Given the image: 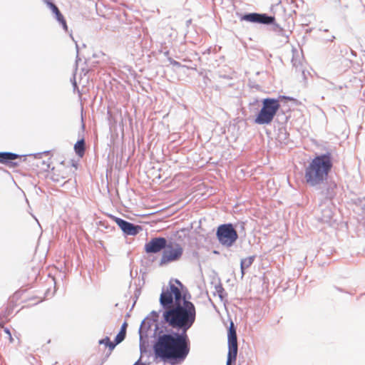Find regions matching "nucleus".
I'll return each instance as SVG.
<instances>
[{
    "label": "nucleus",
    "instance_id": "f257e3e1",
    "mask_svg": "<svg viewBox=\"0 0 365 365\" xmlns=\"http://www.w3.org/2000/svg\"><path fill=\"white\" fill-rule=\"evenodd\" d=\"M174 282L170 281L160 297V303L165 309L163 320L168 327L182 330L185 334L195 321L196 309L193 303L182 295V283L178 279Z\"/></svg>",
    "mask_w": 365,
    "mask_h": 365
},
{
    "label": "nucleus",
    "instance_id": "f03ea898",
    "mask_svg": "<svg viewBox=\"0 0 365 365\" xmlns=\"http://www.w3.org/2000/svg\"><path fill=\"white\" fill-rule=\"evenodd\" d=\"M154 348L155 354L163 359H185L190 350L186 334H163Z\"/></svg>",
    "mask_w": 365,
    "mask_h": 365
},
{
    "label": "nucleus",
    "instance_id": "7ed1b4c3",
    "mask_svg": "<svg viewBox=\"0 0 365 365\" xmlns=\"http://www.w3.org/2000/svg\"><path fill=\"white\" fill-rule=\"evenodd\" d=\"M333 168V160L330 153L314 157L305 168L304 179L307 185L315 187L323 183Z\"/></svg>",
    "mask_w": 365,
    "mask_h": 365
},
{
    "label": "nucleus",
    "instance_id": "20e7f679",
    "mask_svg": "<svg viewBox=\"0 0 365 365\" xmlns=\"http://www.w3.org/2000/svg\"><path fill=\"white\" fill-rule=\"evenodd\" d=\"M279 108L280 104L278 100L269 98L264 99L262 107L257 115L255 123L259 125L269 124Z\"/></svg>",
    "mask_w": 365,
    "mask_h": 365
},
{
    "label": "nucleus",
    "instance_id": "39448f33",
    "mask_svg": "<svg viewBox=\"0 0 365 365\" xmlns=\"http://www.w3.org/2000/svg\"><path fill=\"white\" fill-rule=\"evenodd\" d=\"M76 170V166L71 161H62L56 164L51 170V179L57 182L69 180Z\"/></svg>",
    "mask_w": 365,
    "mask_h": 365
},
{
    "label": "nucleus",
    "instance_id": "423d86ee",
    "mask_svg": "<svg viewBox=\"0 0 365 365\" xmlns=\"http://www.w3.org/2000/svg\"><path fill=\"white\" fill-rule=\"evenodd\" d=\"M216 235L220 243L225 247H231L237 240L238 235L232 224L221 225L217 227Z\"/></svg>",
    "mask_w": 365,
    "mask_h": 365
},
{
    "label": "nucleus",
    "instance_id": "0eeeda50",
    "mask_svg": "<svg viewBox=\"0 0 365 365\" xmlns=\"http://www.w3.org/2000/svg\"><path fill=\"white\" fill-rule=\"evenodd\" d=\"M164 249L160 259V264H166L171 262L177 261L182 255L183 250L178 244L166 245Z\"/></svg>",
    "mask_w": 365,
    "mask_h": 365
},
{
    "label": "nucleus",
    "instance_id": "6e6552de",
    "mask_svg": "<svg viewBox=\"0 0 365 365\" xmlns=\"http://www.w3.org/2000/svg\"><path fill=\"white\" fill-rule=\"evenodd\" d=\"M227 336L229 351L226 365H231L232 362L235 361L237 354V339L233 322L230 324Z\"/></svg>",
    "mask_w": 365,
    "mask_h": 365
},
{
    "label": "nucleus",
    "instance_id": "1a4fd4ad",
    "mask_svg": "<svg viewBox=\"0 0 365 365\" xmlns=\"http://www.w3.org/2000/svg\"><path fill=\"white\" fill-rule=\"evenodd\" d=\"M241 20L252 23L272 24L274 22L275 19L274 17L269 16L265 14L251 13L242 16L241 17Z\"/></svg>",
    "mask_w": 365,
    "mask_h": 365
},
{
    "label": "nucleus",
    "instance_id": "9d476101",
    "mask_svg": "<svg viewBox=\"0 0 365 365\" xmlns=\"http://www.w3.org/2000/svg\"><path fill=\"white\" fill-rule=\"evenodd\" d=\"M113 219L125 235H135L142 230L140 226L134 225L121 218L113 217Z\"/></svg>",
    "mask_w": 365,
    "mask_h": 365
},
{
    "label": "nucleus",
    "instance_id": "9b49d317",
    "mask_svg": "<svg viewBox=\"0 0 365 365\" xmlns=\"http://www.w3.org/2000/svg\"><path fill=\"white\" fill-rule=\"evenodd\" d=\"M167 240L163 237H155L145 245L147 253H157L166 247Z\"/></svg>",
    "mask_w": 365,
    "mask_h": 365
},
{
    "label": "nucleus",
    "instance_id": "f8f14e48",
    "mask_svg": "<svg viewBox=\"0 0 365 365\" xmlns=\"http://www.w3.org/2000/svg\"><path fill=\"white\" fill-rule=\"evenodd\" d=\"M24 293L21 292H15L10 298L9 299L7 307H6V314H11L14 309L23 302L22 298H24Z\"/></svg>",
    "mask_w": 365,
    "mask_h": 365
},
{
    "label": "nucleus",
    "instance_id": "ddd939ff",
    "mask_svg": "<svg viewBox=\"0 0 365 365\" xmlns=\"http://www.w3.org/2000/svg\"><path fill=\"white\" fill-rule=\"evenodd\" d=\"M20 158L17 154L12 153H0V163L6 164L10 168H14L18 166V163L13 160Z\"/></svg>",
    "mask_w": 365,
    "mask_h": 365
},
{
    "label": "nucleus",
    "instance_id": "4468645a",
    "mask_svg": "<svg viewBox=\"0 0 365 365\" xmlns=\"http://www.w3.org/2000/svg\"><path fill=\"white\" fill-rule=\"evenodd\" d=\"M46 4L51 9L52 12L55 14L57 21L62 25L65 31L68 30V26L65 18L59 11L58 8L52 2L45 0Z\"/></svg>",
    "mask_w": 365,
    "mask_h": 365
},
{
    "label": "nucleus",
    "instance_id": "2eb2a0df",
    "mask_svg": "<svg viewBox=\"0 0 365 365\" xmlns=\"http://www.w3.org/2000/svg\"><path fill=\"white\" fill-rule=\"evenodd\" d=\"M51 164L52 159L47 158L46 160L37 159L35 165L38 169L39 172H48Z\"/></svg>",
    "mask_w": 365,
    "mask_h": 365
},
{
    "label": "nucleus",
    "instance_id": "dca6fc26",
    "mask_svg": "<svg viewBox=\"0 0 365 365\" xmlns=\"http://www.w3.org/2000/svg\"><path fill=\"white\" fill-rule=\"evenodd\" d=\"M256 256L252 255L247 257H245L241 260L240 262V268H241V273L242 276L245 274V270L247 268H249L252 263L254 262Z\"/></svg>",
    "mask_w": 365,
    "mask_h": 365
},
{
    "label": "nucleus",
    "instance_id": "f3484780",
    "mask_svg": "<svg viewBox=\"0 0 365 365\" xmlns=\"http://www.w3.org/2000/svg\"><path fill=\"white\" fill-rule=\"evenodd\" d=\"M85 149L86 145L83 139L78 140L76 143L74 145V150L76 155L80 158H82L84 155Z\"/></svg>",
    "mask_w": 365,
    "mask_h": 365
},
{
    "label": "nucleus",
    "instance_id": "a211bd4d",
    "mask_svg": "<svg viewBox=\"0 0 365 365\" xmlns=\"http://www.w3.org/2000/svg\"><path fill=\"white\" fill-rule=\"evenodd\" d=\"M125 337V331L120 330L115 339V344H119L121 341H123L124 340Z\"/></svg>",
    "mask_w": 365,
    "mask_h": 365
},
{
    "label": "nucleus",
    "instance_id": "6ab92c4d",
    "mask_svg": "<svg viewBox=\"0 0 365 365\" xmlns=\"http://www.w3.org/2000/svg\"><path fill=\"white\" fill-rule=\"evenodd\" d=\"M100 343L101 344H105L106 346H108L109 347V349L110 350H113L114 349V347L115 346V345L117 344H115V343L111 342L108 338H106V339L101 340L100 341Z\"/></svg>",
    "mask_w": 365,
    "mask_h": 365
},
{
    "label": "nucleus",
    "instance_id": "aec40b11",
    "mask_svg": "<svg viewBox=\"0 0 365 365\" xmlns=\"http://www.w3.org/2000/svg\"><path fill=\"white\" fill-rule=\"evenodd\" d=\"M215 290H216V292L217 293L220 299H222L223 298V293L225 292L223 287L221 285L216 286L215 287Z\"/></svg>",
    "mask_w": 365,
    "mask_h": 365
},
{
    "label": "nucleus",
    "instance_id": "412c9836",
    "mask_svg": "<svg viewBox=\"0 0 365 365\" xmlns=\"http://www.w3.org/2000/svg\"><path fill=\"white\" fill-rule=\"evenodd\" d=\"M4 331L6 332V334H8L10 341H12L13 339H12L11 334L9 329L8 328H4Z\"/></svg>",
    "mask_w": 365,
    "mask_h": 365
},
{
    "label": "nucleus",
    "instance_id": "4be33fe9",
    "mask_svg": "<svg viewBox=\"0 0 365 365\" xmlns=\"http://www.w3.org/2000/svg\"><path fill=\"white\" fill-rule=\"evenodd\" d=\"M33 300L34 301V304H38L39 302H41V299L37 297H34Z\"/></svg>",
    "mask_w": 365,
    "mask_h": 365
},
{
    "label": "nucleus",
    "instance_id": "5701e85b",
    "mask_svg": "<svg viewBox=\"0 0 365 365\" xmlns=\"http://www.w3.org/2000/svg\"><path fill=\"white\" fill-rule=\"evenodd\" d=\"M126 327H127V324L126 323H124L121 327V329L120 330H125L126 331Z\"/></svg>",
    "mask_w": 365,
    "mask_h": 365
},
{
    "label": "nucleus",
    "instance_id": "b1692460",
    "mask_svg": "<svg viewBox=\"0 0 365 365\" xmlns=\"http://www.w3.org/2000/svg\"><path fill=\"white\" fill-rule=\"evenodd\" d=\"M334 195H335V193L334 192H332V193H331L329 195V198H331V199L333 198L334 197Z\"/></svg>",
    "mask_w": 365,
    "mask_h": 365
},
{
    "label": "nucleus",
    "instance_id": "393cba45",
    "mask_svg": "<svg viewBox=\"0 0 365 365\" xmlns=\"http://www.w3.org/2000/svg\"><path fill=\"white\" fill-rule=\"evenodd\" d=\"M173 65H175V66H179V65H180V63H179L178 62H177V61H174V62L173 63Z\"/></svg>",
    "mask_w": 365,
    "mask_h": 365
},
{
    "label": "nucleus",
    "instance_id": "a878e982",
    "mask_svg": "<svg viewBox=\"0 0 365 365\" xmlns=\"http://www.w3.org/2000/svg\"><path fill=\"white\" fill-rule=\"evenodd\" d=\"M336 187V184H334V185H333L332 190L335 189Z\"/></svg>",
    "mask_w": 365,
    "mask_h": 365
}]
</instances>
